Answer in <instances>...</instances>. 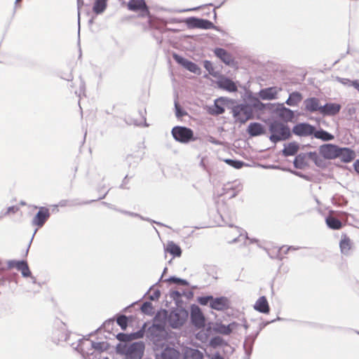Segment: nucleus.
Masks as SVG:
<instances>
[{"label":"nucleus","instance_id":"obj_1","mask_svg":"<svg viewBox=\"0 0 359 359\" xmlns=\"http://www.w3.org/2000/svg\"><path fill=\"white\" fill-rule=\"evenodd\" d=\"M268 129L270 133L269 139L274 144L287 140L292 137L290 127L278 120L270 121L268 124Z\"/></svg>","mask_w":359,"mask_h":359},{"label":"nucleus","instance_id":"obj_2","mask_svg":"<svg viewBox=\"0 0 359 359\" xmlns=\"http://www.w3.org/2000/svg\"><path fill=\"white\" fill-rule=\"evenodd\" d=\"M144 344L143 341L133 342L130 345L118 343L116 346L117 354L124 355L125 359H141L144 355Z\"/></svg>","mask_w":359,"mask_h":359},{"label":"nucleus","instance_id":"obj_3","mask_svg":"<svg viewBox=\"0 0 359 359\" xmlns=\"http://www.w3.org/2000/svg\"><path fill=\"white\" fill-rule=\"evenodd\" d=\"M189 316V312L187 309L177 306L172 309L169 312L168 324L172 329H180L186 323Z\"/></svg>","mask_w":359,"mask_h":359},{"label":"nucleus","instance_id":"obj_4","mask_svg":"<svg viewBox=\"0 0 359 359\" xmlns=\"http://www.w3.org/2000/svg\"><path fill=\"white\" fill-rule=\"evenodd\" d=\"M232 114L236 121L241 124L254 118L252 107L248 104H240L234 106L232 109Z\"/></svg>","mask_w":359,"mask_h":359},{"label":"nucleus","instance_id":"obj_5","mask_svg":"<svg viewBox=\"0 0 359 359\" xmlns=\"http://www.w3.org/2000/svg\"><path fill=\"white\" fill-rule=\"evenodd\" d=\"M171 133L173 138L180 143L187 144L196 140L193 130L186 126H175L172 128Z\"/></svg>","mask_w":359,"mask_h":359},{"label":"nucleus","instance_id":"obj_6","mask_svg":"<svg viewBox=\"0 0 359 359\" xmlns=\"http://www.w3.org/2000/svg\"><path fill=\"white\" fill-rule=\"evenodd\" d=\"M185 23L189 28L210 29H212L220 32L221 28L215 26L211 21L207 19L199 18L197 17H189L185 20Z\"/></svg>","mask_w":359,"mask_h":359},{"label":"nucleus","instance_id":"obj_7","mask_svg":"<svg viewBox=\"0 0 359 359\" xmlns=\"http://www.w3.org/2000/svg\"><path fill=\"white\" fill-rule=\"evenodd\" d=\"M190 319L191 324L198 329L205 326V318L201 309L196 304H192L190 309Z\"/></svg>","mask_w":359,"mask_h":359},{"label":"nucleus","instance_id":"obj_8","mask_svg":"<svg viewBox=\"0 0 359 359\" xmlns=\"http://www.w3.org/2000/svg\"><path fill=\"white\" fill-rule=\"evenodd\" d=\"M172 57L178 65H181L185 69L196 75L201 74V69L198 67V65L193 62L192 61L186 59L185 57L176 53H172Z\"/></svg>","mask_w":359,"mask_h":359},{"label":"nucleus","instance_id":"obj_9","mask_svg":"<svg viewBox=\"0 0 359 359\" xmlns=\"http://www.w3.org/2000/svg\"><path fill=\"white\" fill-rule=\"evenodd\" d=\"M341 107L337 103H326L324 105H320L316 100V111H319L323 115L334 116L339 112Z\"/></svg>","mask_w":359,"mask_h":359},{"label":"nucleus","instance_id":"obj_10","mask_svg":"<svg viewBox=\"0 0 359 359\" xmlns=\"http://www.w3.org/2000/svg\"><path fill=\"white\" fill-rule=\"evenodd\" d=\"M8 268H15L21 272L24 278H28L32 275L26 260H9L8 262Z\"/></svg>","mask_w":359,"mask_h":359},{"label":"nucleus","instance_id":"obj_11","mask_svg":"<svg viewBox=\"0 0 359 359\" xmlns=\"http://www.w3.org/2000/svg\"><path fill=\"white\" fill-rule=\"evenodd\" d=\"M274 111L278 114V117L287 124V122H293L294 118V113L292 110L287 108L283 104H278Z\"/></svg>","mask_w":359,"mask_h":359},{"label":"nucleus","instance_id":"obj_12","mask_svg":"<svg viewBox=\"0 0 359 359\" xmlns=\"http://www.w3.org/2000/svg\"><path fill=\"white\" fill-rule=\"evenodd\" d=\"M50 215L49 210L47 208L40 207L32 221V225L37 226L39 228L42 227L50 217Z\"/></svg>","mask_w":359,"mask_h":359},{"label":"nucleus","instance_id":"obj_13","mask_svg":"<svg viewBox=\"0 0 359 359\" xmlns=\"http://www.w3.org/2000/svg\"><path fill=\"white\" fill-rule=\"evenodd\" d=\"M291 132L300 137L312 135H314V126L306 123H299L293 127Z\"/></svg>","mask_w":359,"mask_h":359},{"label":"nucleus","instance_id":"obj_14","mask_svg":"<svg viewBox=\"0 0 359 359\" xmlns=\"http://www.w3.org/2000/svg\"><path fill=\"white\" fill-rule=\"evenodd\" d=\"M128 8L135 12L140 11L142 16L149 14V7L144 0H130L128 3Z\"/></svg>","mask_w":359,"mask_h":359},{"label":"nucleus","instance_id":"obj_15","mask_svg":"<svg viewBox=\"0 0 359 359\" xmlns=\"http://www.w3.org/2000/svg\"><path fill=\"white\" fill-rule=\"evenodd\" d=\"M339 147L332 144H325L320 147V154L327 159L337 158Z\"/></svg>","mask_w":359,"mask_h":359},{"label":"nucleus","instance_id":"obj_16","mask_svg":"<svg viewBox=\"0 0 359 359\" xmlns=\"http://www.w3.org/2000/svg\"><path fill=\"white\" fill-rule=\"evenodd\" d=\"M215 55L226 65L233 66L235 63L233 57L231 53L222 48H215L213 50Z\"/></svg>","mask_w":359,"mask_h":359},{"label":"nucleus","instance_id":"obj_17","mask_svg":"<svg viewBox=\"0 0 359 359\" xmlns=\"http://www.w3.org/2000/svg\"><path fill=\"white\" fill-rule=\"evenodd\" d=\"M308 158H310L311 161H314V151L300 153L297 155L293 162L294 168L297 169L304 168L308 164Z\"/></svg>","mask_w":359,"mask_h":359},{"label":"nucleus","instance_id":"obj_18","mask_svg":"<svg viewBox=\"0 0 359 359\" xmlns=\"http://www.w3.org/2000/svg\"><path fill=\"white\" fill-rule=\"evenodd\" d=\"M229 304L230 301L226 297H212V301L210 302V308L216 311H222L229 308Z\"/></svg>","mask_w":359,"mask_h":359},{"label":"nucleus","instance_id":"obj_19","mask_svg":"<svg viewBox=\"0 0 359 359\" xmlns=\"http://www.w3.org/2000/svg\"><path fill=\"white\" fill-rule=\"evenodd\" d=\"M356 157L355 152L348 147L339 148L337 158H339L341 162L347 163L353 161Z\"/></svg>","mask_w":359,"mask_h":359},{"label":"nucleus","instance_id":"obj_20","mask_svg":"<svg viewBox=\"0 0 359 359\" xmlns=\"http://www.w3.org/2000/svg\"><path fill=\"white\" fill-rule=\"evenodd\" d=\"M217 86L220 89L225 90L230 93H235L238 90L236 83L231 79L222 76L217 82Z\"/></svg>","mask_w":359,"mask_h":359},{"label":"nucleus","instance_id":"obj_21","mask_svg":"<svg viewBox=\"0 0 359 359\" xmlns=\"http://www.w3.org/2000/svg\"><path fill=\"white\" fill-rule=\"evenodd\" d=\"M230 102H233V101L226 97H221L217 99L215 101L213 108L211 109L210 113L212 115H215V116H218V115H221V114H224L225 111L224 105Z\"/></svg>","mask_w":359,"mask_h":359},{"label":"nucleus","instance_id":"obj_22","mask_svg":"<svg viewBox=\"0 0 359 359\" xmlns=\"http://www.w3.org/2000/svg\"><path fill=\"white\" fill-rule=\"evenodd\" d=\"M247 133L250 137H257L265 135L266 130L262 123L252 122L249 124L247 128Z\"/></svg>","mask_w":359,"mask_h":359},{"label":"nucleus","instance_id":"obj_23","mask_svg":"<svg viewBox=\"0 0 359 359\" xmlns=\"http://www.w3.org/2000/svg\"><path fill=\"white\" fill-rule=\"evenodd\" d=\"M259 97L263 100H272L277 97V87H268L262 88L259 92Z\"/></svg>","mask_w":359,"mask_h":359},{"label":"nucleus","instance_id":"obj_24","mask_svg":"<svg viewBox=\"0 0 359 359\" xmlns=\"http://www.w3.org/2000/svg\"><path fill=\"white\" fill-rule=\"evenodd\" d=\"M229 189H232V191L230 193L229 196V198H232L236 197L238 194L243 189V186L240 182H234L233 184L228 183L225 184L222 188L223 192L222 194H229Z\"/></svg>","mask_w":359,"mask_h":359},{"label":"nucleus","instance_id":"obj_25","mask_svg":"<svg viewBox=\"0 0 359 359\" xmlns=\"http://www.w3.org/2000/svg\"><path fill=\"white\" fill-rule=\"evenodd\" d=\"M254 309L262 313H269L270 307L265 296L260 297L254 305Z\"/></svg>","mask_w":359,"mask_h":359},{"label":"nucleus","instance_id":"obj_26","mask_svg":"<svg viewBox=\"0 0 359 359\" xmlns=\"http://www.w3.org/2000/svg\"><path fill=\"white\" fill-rule=\"evenodd\" d=\"M157 359H180V353L175 348L166 347L162 351L160 358Z\"/></svg>","mask_w":359,"mask_h":359},{"label":"nucleus","instance_id":"obj_27","mask_svg":"<svg viewBox=\"0 0 359 359\" xmlns=\"http://www.w3.org/2000/svg\"><path fill=\"white\" fill-rule=\"evenodd\" d=\"M299 149V145L296 142H292L288 144H284V148L282 150V155L285 157L294 156L297 154Z\"/></svg>","mask_w":359,"mask_h":359},{"label":"nucleus","instance_id":"obj_28","mask_svg":"<svg viewBox=\"0 0 359 359\" xmlns=\"http://www.w3.org/2000/svg\"><path fill=\"white\" fill-rule=\"evenodd\" d=\"M165 323L154 321L153 324L148 327V332L152 337H157L159 333L163 332L165 330Z\"/></svg>","mask_w":359,"mask_h":359},{"label":"nucleus","instance_id":"obj_29","mask_svg":"<svg viewBox=\"0 0 359 359\" xmlns=\"http://www.w3.org/2000/svg\"><path fill=\"white\" fill-rule=\"evenodd\" d=\"M258 334L259 331H257L254 335L247 336L245 339L243 347L245 350V353L248 355V356H250L252 351L253 344Z\"/></svg>","mask_w":359,"mask_h":359},{"label":"nucleus","instance_id":"obj_30","mask_svg":"<svg viewBox=\"0 0 359 359\" xmlns=\"http://www.w3.org/2000/svg\"><path fill=\"white\" fill-rule=\"evenodd\" d=\"M107 194V192L105 193L102 196L99 197L97 199H96V201L104 198L106 196ZM94 201H95V200H91V201H85V202H77V200H73V201L61 200L59 202L58 205L60 206V207L80 205L88 204V203L94 202Z\"/></svg>","mask_w":359,"mask_h":359},{"label":"nucleus","instance_id":"obj_31","mask_svg":"<svg viewBox=\"0 0 359 359\" xmlns=\"http://www.w3.org/2000/svg\"><path fill=\"white\" fill-rule=\"evenodd\" d=\"M165 251L169 252L174 257H179L182 255V250L180 247L173 241H170L168 243Z\"/></svg>","mask_w":359,"mask_h":359},{"label":"nucleus","instance_id":"obj_32","mask_svg":"<svg viewBox=\"0 0 359 359\" xmlns=\"http://www.w3.org/2000/svg\"><path fill=\"white\" fill-rule=\"evenodd\" d=\"M203 354L198 349L189 348L186 350L184 359H203Z\"/></svg>","mask_w":359,"mask_h":359},{"label":"nucleus","instance_id":"obj_33","mask_svg":"<svg viewBox=\"0 0 359 359\" xmlns=\"http://www.w3.org/2000/svg\"><path fill=\"white\" fill-rule=\"evenodd\" d=\"M327 226L332 229H340L342 227V222L334 216H328L325 219Z\"/></svg>","mask_w":359,"mask_h":359},{"label":"nucleus","instance_id":"obj_34","mask_svg":"<svg viewBox=\"0 0 359 359\" xmlns=\"http://www.w3.org/2000/svg\"><path fill=\"white\" fill-rule=\"evenodd\" d=\"M107 6V0H95L93 11L97 14H102L106 9Z\"/></svg>","mask_w":359,"mask_h":359},{"label":"nucleus","instance_id":"obj_35","mask_svg":"<svg viewBox=\"0 0 359 359\" xmlns=\"http://www.w3.org/2000/svg\"><path fill=\"white\" fill-rule=\"evenodd\" d=\"M334 138V135L321 128L317 129L316 128V139H319L323 141H330Z\"/></svg>","mask_w":359,"mask_h":359},{"label":"nucleus","instance_id":"obj_36","mask_svg":"<svg viewBox=\"0 0 359 359\" xmlns=\"http://www.w3.org/2000/svg\"><path fill=\"white\" fill-rule=\"evenodd\" d=\"M302 100V94L299 92H293L289 95L285 103L289 106H295Z\"/></svg>","mask_w":359,"mask_h":359},{"label":"nucleus","instance_id":"obj_37","mask_svg":"<svg viewBox=\"0 0 359 359\" xmlns=\"http://www.w3.org/2000/svg\"><path fill=\"white\" fill-rule=\"evenodd\" d=\"M154 321L158 323L163 322L166 324L167 322H169V312L166 309L158 311L154 318Z\"/></svg>","mask_w":359,"mask_h":359},{"label":"nucleus","instance_id":"obj_38","mask_svg":"<svg viewBox=\"0 0 359 359\" xmlns=\"http://www.w3.org/2000/svg\"><path fill=\"white\" fill-rule=\"evenodd\" d=\"M214 330L217 333L229 335L232 332L233 328L231 327V324L226 325L224 324L219 323L216 325Z\"/></svg>","mask_w":359,"mask_h":359},{"label":"nucleus","instance_id":"obj_39","mask_svg":"<svg viewBox=\"0 0 359 359\" xmlns=\"http://www.w3.org/2000/svg\"><path fill=\"white\" fill-rule=\"evenodd\" d=\"M104 204L107 205L108 207L112 208V205L111 204H108L105 202L103 203ZM114 209V208H113ZM114 210H117V211H119L120 212L123 213V214H125V215H130V216H132V217H138L140 218H141L143 220H147V221H151V222L153 223H156L158 225H161L163 226V224L160 223V222H155L154 220H151V219H149V218H147V219H144L143 217H142L141 215H140L139 214L137 213H135V212H129V211H127V210H117L116 208H114Z\"/></svg>","mask_w":359,"mask_h":359},{"label":"nucleus","instance_id":"obj_40","mask_svg":"<svg viewBox=\"0 0 359 359\" xmlns=\"http://www.w3.org/2000/svg\"><path fill=\"white\" fill-rule=\"evenodd\" d=\"M341 251L343 254L347 255L351 249V241L346 236L342 238L339 243Z\"/></svg>","mask_w":359,"mask_h":359},{"label":"nucleus","instance_id":"obj_41","mask_svg":"<svg viewBox=\"0 0 359 359\" xmlns=\"http://www.w3.org/2000/svg\"><path fill=\"white\" fill-rule=\"evenodd\" d=\"M129 323V318L123 314L118 315L116 318V323L122 330H126Z\"/></svg>","mask_w":359,"mask_h":359},{"label":"nucleus","instance_id":"obj_42","mask_svg":"<svg viewBox=\"0 0 359 359\" xmlns=\"http://www.w3.org/2000/svg\"><path fill=\"white\" fill-rule=\"evenodd\" d=\"M141 311L148 316H152L154 313V309L150 302H145L141 306Z\"/></svg>","mask_w":359,"mask_h":359},{"label":"nucleus","instance_id":"obj_43","mask_svg":"<svg viewBox=\"0 0 359 359\" xmlns=\"http://www.w3.org/2000/svg\"><path fill=\"white\" fill-rule=\"evenodd\" d=\"M164 281L168 282L170 283H174L177 285H189V282L187 280L176 276H170L168 279H165Z\"/></svg>","mask_w":359,"mask_h":359},{"label":"nucleus","instance_id":"obj_44","mask_svg":"<svg viewBox=\"0 0 359 359\" xmlns=\"http://www.w3.org/2000/svg\"><path fill=\"white\" fill-rule=\"evenodd\" d=\"M174 105H175V115L178 118H182L183 116L187 115V112L179 104V102L177 101V96L176 97V98L175 100Z\"/></svg>","mask_w":359,"mask_h":359},{"label":"nucleus","instance_id":"obj_45","mask_svg":"<svg viewBox=\"0 0 359 359\" xmlns=\"http://www.w3.org/2000/svg\"><path fill=\"white\" fill-rule=\"evenodd\" d=\"M224 161L229 165L236 169H240L243 168V165H245V163L243 161L236 159L225 158L224 159Z\"/></svg>","mask_w":359,"mask_h":359},{"label":"nucleus","instance_id":"obj_46","mask_svg":"<svg viewBox=\"0 0 359 359\" xmlns=\"http://www.w3.org/2000/svg\"><path fill=\"white\" fill-rule=\"evenodd\" d=\"M210 344L213 348L228 345V343L226 341H224L221 337L219 336L212 337L210 340Z\"/></svg>","mask_w":359,"mask_h":359},{"label":"nucleus","instance_id":"obj_47","mask_svg":"<svg viewBox=\"0 0 359 359\" xmlns=\"http://www.w3.org/2000/svg\"><path fill=\"white\" fill-rule=\"evenodd\" d=\"M58 332H55L53 333V341L55 344H58L60 341H67L68 338V334L66 332H60L57 334Z\"/></svg>","mask_w":359,"mask_h":359},{"label":"nucleus","instance_id":"obj_48","mask_svg":"<svg viewBox=\"0 0 359 359\" xmlns=\"http://www.w3.org/2000/svg\"><path fill=\"white\" fill-rule=\"evenodd\" d=\"M203 67L208 72L209 74L213 77H217L218 72L215 71L212 63L210 60H204Z\"/></svg>","mask_w":359,"mask_h":359},{"label":"nucleus","instance_id":"obj_49","mask_svg":"<svg viewBox=\"0 0 359 359\" xmlns=\"http://www.w3.org/2000/svg\"><path fill=\"white\" fill-rule=\"evenodd\" d=\"M212 295L201 296L197 298V302L202 306L209 305L210 307V302L212 301Z\"/></svg>","mask_w":359,"mask_h":359},{"label":"nucleus","instance_id":"obj_50","mask_svg":"<svg viewBox=\"0 0 359 359\" xmlns=\"http://www.w3.org/2000/svg\"><path fill=\"white\" fill-rule=\"evenodd\" d=\"M182 293L177 290L171 291L170 293V298L175 302L177 306H180V304L182 302Z\"/></svg>","mask_w":359,"mask_h":359},{"label":"nucleus","instance_id":"obj_51","mask_svg":"<svg viewBox=\"0 0 359 359\" xmlns=\"http://www.w3.org/2000/svg\"><path fill=\"white\" fill-rule=\"evenodd\" d=\"M116 337L120 342L126 343L132 341L130 334L120 332L116 334Z\"/></svg>","mask_w":359,"mask_h":359},{"label":"nucleus","instance_id":"obj_52","mask_svg":"<svg viewBox=\"0 0 359 359\" xmlns=\"http://www.w3.org/2000/svg\"><path fill=\"white\" fill-rule=\"evenodd\" d=\"M305 109L314 112V97H309L304 101Z\"/></svg>","mask_w":359,"mask_h":359},{"label":"nucleus","instance_id":"obj_53","mask_svg":"<svg viewBox=\"0 0 359 359\" xmlns=\"http://www.w3.org/2000/svg\"><path fill=\"white\" fill-rule=\"evenodd\" d=\"M270 104H264L263 102H262L261 101H259L258 99H255L252 105H251L252 107V108H255L258 110H264L266 109V105H269Z\"/></svg>","mask_w":359,"mask_h":359},{"label":"nucleus","instance_id":"obj_54","mask_svg":"<svg viewBox=\"0 0 359 359\" xmlns=\"http://www.w3.org/2000/svg\"><path fill=\"white\" fill-rule=\"evenodd\" d=\"M132 341L134 339H139L144 337V333L143 330H139L137 332L130 333Z\"/></svg>","mask_w":359,"mask_h":359},{"label":"nucleus","instance_id":"obj_55","mask_svg":"<svg viewBox=\"0 0 359 359\" xmlns=\"http://www.w3.org/2000/svg\"><path fill=\"white\" fill-rule=\"evenodd\" d=\"M114 325V320L113 319L107 320L102 327H103L106 330H109L110 328L112 329L113 325Z\"/></svg>","mask_w":359,"mask_h":359},{"label":"nucleus","instance_id":"obj_56","mask_svg":"<svg viewBox=\"0 0 359 359\" xmlns=\"http://www.w3.org/2000/svg\"><path fill=\"white\" fill-rule=\"evenodd\" d=\"M161 296V292L159 290H156L152 294L149 296V299L151 301L158 300Z\"/></svg>","mask_w":359,"mask_h":359},{"label":"nucleus","instance_id":"obj_57","mask_svg":"<svg viewBox=\"0 0 359 359\" xmlns=\"http://www.w3.org/2000/svg\"><path fill=\"white\" fill-rule=\"evenodd\" d=\"M83 4L82 0H77L78 6V24H79V33L80 32V8Z\"/></svg>","mask_w":359,"mask_h":359},{"label":"nucleus","instance_id":"obj_58","mask_svg":"<svg viewBox=\"0 0 359 359\" xmlns=\"http://www.w3.org/2000/svg\"><path fill=\"white\" fill-rule=\"evenodd\" d=\"M337 80L343 84H348L350 86H351V82L353 81L348 79L339 78V77L337 78Z\"/></svg>","mask_w":359,"mask_h":359},{"label":"nucleus","instance_id":"obj_59","mask_svg":"<svg viewBox=\"0 0 359 359\" xmlns=\"http://www.w3.org/2000/svg\"><path fill=\"white\" fill-rule=\"evenodd\" d=\"M182 295L185 296L187 299H191L194 296V292L191 290L184 291L182 293Z\"/></svg>","mask_w":359,"mask_h":359},{"label":"nucleus","instance_id":"obj_60","mask_svg":"<svg viewBox=\"0 0 359 359\" xmlns=\"http://www.w3.org/2000/svg\"><path fill=\"white\" fill-rule=\"evenodd\" d=\"M285 248V245H283L282 247H280L278 251V253L277 255L275 256V258L276 259H278L279 260H283V257L280 255V252L281 250H283L284 248Z\"/></svg>","mask_w":359,"mask_h":359},{"label":"nucleus","instance_id":"obj_61","mask_svg":"<svg viewBox=\"0 0 359 359\" xmlns=\"http://www.w3.org/2000/svg\"><path fill=\"white\" fill-rule=\"evenodd\" d=\"M293 173L295 174L296 175L300 177L304 178V179H306L307 180H310L309 177L306 176V175H304V174H303V173H302L300 172L294 171V172H293Z\"/></svg>","mask_w":359,"mask_h":359},{"label":"nucleus","instance_id":"obj_62","mask_svg":"<svg viewBox=\"0 0 359 359\" xmlns=\"http://www.w3.org/2000/svg\"><path fill=\"white\" fill-rule=\"evenodd\" d=\"M351 86L359 91V80H355L351 82Z\"/></svg>","mask_w":359,"mask_h":359},{"label":"nucleus","instance_id":"obj_63","mask_svg":"<svg viewBox=\"0 0 359 359\" xmlns=\"http://www.w3.org/2000/svg\"><path fill=\"white\" fill-rule=\"evenodd\" d=\"M210 359H224L219 352H216Z\"/></svg>","mask_w":359,"mask_h":359},{"label":"nucleus","instance_id":"obj_64","mask_svg":"<svg viewBox=\"0 0 359 359\" xmlns=\"http://www.w3.org/2000/svg\"><path fill=\"white\" fill-rule=\"evenodd\" d=\"M354 170L359 174V160H356L353 163Z\"/></svg>","mask_w":359,"mask_h":359}]
</instances>
